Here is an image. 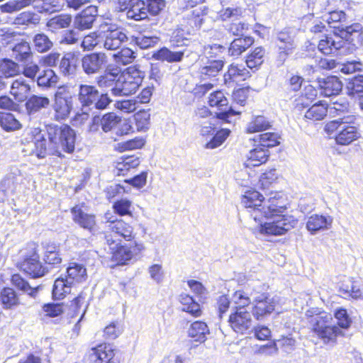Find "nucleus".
I'll use <instances>...</instances> for the list:
<instances>
[{"mask_svg":"<svg viewBox=\"0 0 363 363\" xmlns=\"http://www.w3.org/2000/svg\"><path fill=\"white\" fill-rule=\"evenodd\" d=\"M267 196L265 200L259 192L250 189L244 192L241 204L258 223L257 228L262 235H283L294 228L298 220L291 215L284 214L286 208L281 193L270 192Z\"/></svg>","mask_w":363,"mask_h":363,"instance_id":"nucleus-1","label":"nucleus"},{"mask_svg":"<svg viewBox=\"0 0 363 363\" xmlns=\"http://www.w3.org/2000/svg\"><path fill=\"white\" fill-rule=\"evenodd\" d=\"M49 142L43 138L36 141L33 153L38 158L48 155L62 157L61 152L71 153L74 150L75 135L67 124L53 125L48 129Z\"/></svg>","mask_w":363,"mask_h":363,"instance_id":"nucleus-2","label":"nucleus"},{"mask_svg":"<svg viewBox=\"0 0 363 363\" xmlns=\"http://www.w3.org/2000/svg\"><path fill=\"white\" fill-rule=\"evenodd\" d=\"M354 116H347L327 122L325 132L333 138L336 144L349 145L360 138L359 128L354 125Z\"/></svg>","mask_w":363,"mask_h":363,"instance_id":"nucleus-3","label":"nucleus"},{"mask_svg":"<svg viewBox=\"0 0 363 363\" xmlns=\"http://www.w3.org/2000/svg\"><path fill=\"white\" fill-rule=\"evenodd\" d=\"M331 320L330 315L320 313L310 321L313 331L325 344L335 343L337 337L342 333L339 327L330 323Z\"/></svg>","mask_w":363,"mask_h":363,"instance_id":"nucleus-4","label":"nucleus"},{"mask_svg":"<svg viewBox=\"0 0 363 363\" xmlns=\"http://www.w3.org/2000/svg\"><path fill=\"white\" fill-rule=\"evenodd\" d=\"M78 100L82 107L93 106L98 110H104L111 100L107 94H100L96 86L85 84L79 86Z\"/></svg>","mask_w":363,"mask_h":363,"instance_id":"nucleus-5","label":"nucleus"},{"mask_svg":"<svg viewBox=\"0 0 363 363\" xmlns=\"http://www.w3.org/2000/svg\"><path fill=\"white\" fill-rule=\"evenodd\" d=\"M38 1H42L43 11L48 13L60 12L65 6V0H10L1 5L0 9L4 13H11L32 6Z\"/></svg>","mask_w":363,"mask_h":363,"instance_id":"nucleus-6","label":"nucleus"},{"mask_svg":"<svg viewBox=\"0 0 363 363\" xmlns=\"http://www.w3.org/2000/svg\"><path fill=\"white\" fill-rule=\"evenodd\" d=\"M144 77V72L138 65H131L121 72L117 79L118 94L128 96L138 89Z\"/></svg>","mask_w":363,"mask_h":363,"instance_id":"nucleus-7","label":"nucleus"},{"mask_svg":"<svg viewBox=\"0 0 363 363\" xmlns=\"http://www.w3.org/2000/svg\"><path fill=\"white\" fill-rule=\"evenodd\" d=\"M72 96L67 85L57 87L55 93L52 108L54 119L57 121L66 120L72 110Z\"/></svg>","mask_w":363,"mask_h":363,"instance_id":"nucleus-8","label":"nucleus"},{"mask_svg":"<svg viewBox=\"0 0 363 363\" xmlns=\"http://www.w3.org/2000/svg\"><path fill=\"white\" fill-rule=\"evenodd\" d=\"M279 300L277 296H271L267 293H262L260 289L254 296L252 314L257 320H264L276 309Z\"/></svg>","mask_w":363,"mask_h":363,"instance_id":"nucleus-9","label":"nucleus"},{"mask_svg":"<svg viewBox=\"0 0 363 363\" xmlns=\"http://www.w3.org/2000/svg\"><path fill=\"white\" fill-rule=\"evenodd\" d=\"M208 105L216 107L219 111L216 113L215 117L225 123H230L229 118L232 116L240 115V112L228 107V100L221 90H216L208 96Z\"/></svg>","mask_w":363,"mask_h":363,"instance_id":"nucleus-10","label":"nucleus"},{"mask_svg":"<svg viewBox=\"0 0 363 363\" xmlns=\"http://www.w3.org/2000/svg\"><path fill=\"white\" fill-rule=\"evenodd\" d=\"M105 240L111 255V259L116 264H125L133 257V252L128 247L121 245L118 238H113L111 234H106Z\"/></svg>","mask_w":363,"mask_h":363,"instance_id":"nucleus-11","label":"nucleus"},{"mask_svg":"<svg viewBox=\"0 0 363 363\" xmlns=\"http://www.w3.org/2000/svg\"><path fill=\"white\" fill-rule=\"evenodd\" d=\"M280 136L273 132H267L259 135V145L250 150V159H267L269 156L268 148L280 144Z\"/></svg>","mask_w":363,"mask_h":363,"instance_id":"nucleus-12","label":"nucleus"},{"mask_svg":"<svg viewBox=\"0 0 363 363\" xmlns=\"http://www.w3.org/2000/svg\"><path fill=\"white\" fill-rule=\"evenodd\" d=\"M105 220L108 223V228L111 230L106 234H111L113 238H118L119 242L121 238L125 240H131L134 238L133 228L123 220H118L110 213L105 214Z\"/></svg>","mask_w":363,"mask_h":363,"instance_id":"nucleus-13","label":"nucleus"},{"mask_svg":"<svg viewBox=\"0 0 363 363\" xmlns=\"http://www.w3.org/2000/svg\"><path fill=\"white\" fill-rule=\"evenodd\" d=\"M230 328L237 333L245 334L252 329V318L250 311L240 308L235 310L228 318Z\"/></svg>","mask_w":363,"mask_h":363,"instance_id":"nucleus-14","label":"nucleus"},{"mask_svg":"<svg viewBox=\"0 0 363 363\" xmlns=\"http://www.w3.org/2000/svg\"><path fill=\"white\" fill-rule=\"evenodd\" d=\"M72 219L81 228L92 233L95 230L96 221L94 214L88 213L84 203L78 204L71 209Z\"/></svg>","mask_w":363,"mask_h":363,"instance_id":"nucleus-15","label":"nucleus"},{"mask_svg":"<svg viewBox=\"0 0 363 363\" xmlns=\"http://www.w3.org/2000/svg\"><path fill=\"white\" fill-rule=\"evenodd\" d=\"M251 77L245 67L238 64H230L223 74V82L227 86H233Z\"/></svg>","mask_w":363,"mask_h":363,"instance_id":"nucleus-16","label":"nucleus"},{"mask_svg":"<svg viewBox=\"0 0 363 363\" xmlns=\"http://www.w3.org/2000/svg\"><path fill=\"white\" fill-rule=\"evenodd\" d=\"M258 289H260L259 286H247L235 291L231 296V303L234 305L235 310L246 309L245 307L254 301V296H256Z\"/></svg>","mask_w":363,"mask_h":363,"instance_id":"nucleus-17","label":"nucleus"},{"mask_svg":"<svg viewBox=\"0 0 363 363\" xmlns=\"http://www.w3.org/2000/svg\"><path fill=\"white\" fill-rule=\"evenodd\" d=\"M106 55L103 52H92L85 55L82 59L84 72L87 74L97 73L106 63Z\"/></svg>","mask_w":363,"mask_h":363,"instance_id":"nucleus-18","label":"nucleus"},{"mask_svg":"<svg viewBox=\"0 0 363 363\" xmlns=\"http://www.w3.org/2000/svg\"><path fill=\"white\" fill-rule=\"evenodd\" d=\"M98 16V8L90 5L82 10L74 18V27L79 30L90 29Z\"/></svg>","mask_w":363,"mask_h":363,"instance_id":"nucleus-19","label":"nucleus"},{"mask_svg":"<svg viewBox=\"0 0 363 363\" xmlns=\"http://www.w3.org/2000/svg\"><path fill=\"white\" fill-rule=\"evenodd\" d=\"M317 89L312 85H306L303 91L296 96L293 101L294 109L298 112H303L308 109L316 99Z\"/></svg>","mask_w":363,"mask_h":363,"instance_id":"nucleus-20","label":"nucleus"},{"mask_svg":"<svg viewBox=\"0 0 363 363\" xmlns=\"http://www.w3.org/2000/svg\"><path fill=\"white\" fill-rule=\"evenodd\" d=\"M38 254L33 253L21 263L20 269L32 278L44 276L48 270L40 262Z\"/></svg>","mask_w":363,"mask_h":363,"instance_id":"nucleus-21","label":"nucleus"},{"mask_svg":"<svg viewBox=\"0 0 363 363\" xmlns=\"http://www.w3.org/2000/svg\"><path fill=\"white\" fill-rule=\"evenodd\" d=\"M318 89L324 96L338 95L342 90V83L336 76H328L317 79Z\"/></svg>","mask_w":363,"mask_h":363,"instance_id":"nucleus-22","label":"nucleus"},{"mask_svg":"<svg viewBox=\"0 0 363 363\" xmlns=\"http://www.w3.org/2000/svg\"><path fill=\"white\" fill-rule=\"evenodd\" d=\"M118 6L121 11H126L128 19L139 21L148 18L144 1L127 2V4H118Z\"/></svg>","mask_w":363,"mask_h":363,"instance_id":"nucleus-23","label":"nucleus"},{"mask_svg":"<svg viewBox=\"0 0 363 363\" xmlns=\"http://www.w3.org/2000/svg\"><path fill=\"white\" fill-rule=\"evenodd\" d=\"M79 52H67L60 60L59 69L64 76L75 75L80 61Z\"/></svg>","mask_w":363,"mask_h":363,"instance_id":"nucleus-24","label":"nucleus"},{"mask_svg":"<svg viewBox=\"0 0 363 363\" xmlns=\"http://www.w3.org/2000/svg\"><path fill=\"white\" fill-rule=\"evenodd\" d=\"M339 292L345 298L363 299V281L348 278L340 284Z\"/></svg>","mask_w":363,"mask_h":363,"instance_id":"nucleus-25","label":"nucleus"},{"mask_svg":"<svg viewBox=\"0 0 363 363\" xmlns=\"http://www.w3.org/2000/svg\"><path fill=\"white\" fill-rule=\"evenodd\" d=\"M255 43V38L252 36L241 35L233 40L228 47V55L233 57H238L246 52Z\"/></svg>","mask_w":363,"mask_h":363,"instance_id":"nucleus-26","label":"nucleus"},{"mask_svg":"<svg viewBox=\"0 0 363 363\" xmlns=\"http://www.w3.org/2000/svg\"><path fill=\"white\" fill-rule=\"evenodd\" d=\"M332 223L333 218L330 216L314 214L308 218L306 228L312 235H315L318 231L329 229Z\"/></svg>","mask_w":363,"mask_h":363,"instance_id":"nucleus-27","label":"nucleus"},{"mask_svg":"<svg viewBox=\"0 0 363 363\" xmlns=\"http://www.w3.org/2000/svg\"><path fill=\"white\" fill-rule=\"evenodd\" d=\"M328 109V105L326 102L318 101L306 111L304 118L312 122L322 121L327 116Z\"/></svg>","mask_w":363,"mask_h":363,"instance_id":"nucleus-28","label":"nucleus"},{"mask_svg":"<svg viewBox=\"0 0 363 363\" xmlns=\"http://www.w3.org/2000/svg\"><path fill=\"white\" fill-rule=\"evenodd\" d=\"M266 50L262 46L252 49L245 56V64L250 69H258L264 63L266 57Z\"/></svg>","mask_w":363,"mask_h":363,"instance_id":"nucleus-29","label":"nucleus"},{"mask_svg":"<svg viewBox=\"0 0 363 363\" xmlns=\"http://www.w3.org/2000/svg\"><path fill=\"white\" fill-rule=\"evenodd\" d=\"M72 17L69 13H60L49 18L46 22L48 30L55 33L60 29L67 28L70 26Z\"/></svg>","mask_w":363,"mask_h":363,"instance_id":"nucleus-30","label":"nucleus"},{"mask_svg":"<svg viewBox=\"0 0 363 363\" xmlns=\"http://www.w3.org/2000/svg\"><path fill=\"white\" fill-rule=\"evenodd\" d=\"M208 13V7L206 6L192 9L190 14L186 18V24L192 29H199L203 23Z\"/></svg>","mask_w":363,"mask_h":363,"instance_id":"nucleus-31","label":"nucleus"},{"mask_svg":"<svg viewBox=\"0 0 363 363\" xmlns=\"http://www.w3.org/2000/svg\"><path fill=\"white\" fill-rule=\"evenodd\" d=\"M30 91V86L23 79H17L13 81L10 94L15 101L18 103L24 101Z\"/></svg>","mask_w":363,"mask_h":363,"instance_id":"nucleus-32","label":"nucleus"},{"mask_svg":"<svg viewBox=\"0 0 363 363\" xmlns=\"http://www.w3.org/2000/svg\"><path fill=\"white\" fill-rule=\"evenodd\" d=\"M49 104L50 99L47 96L33 94L26 100L25 106L27 113L30 115L47 108Z\"/></svg>","mask_w":363,"mask_h":363,"instance_id":"nucleus-33","label":"nucleus"},{"mask_svg":"<svg viewBox=\"0 0 363 363\" xmlns=\"http://www.w3.org/2000/svg\"><path fill=\"white\" fill-rule=\"evenodd\" d=\"M184 52L183 51H171L166 47H163L156 50L152 54V57L156 60L167 62L169 63L181 62L184 57Z\"/></svg>","mask_w":363,"mask_h":363,"instance_id":"nucleus-34","label":"nucleus"},{"mask_svg":"<svg viewBox=\"0 0 363 363\" xmlns=\"http://www.w3.org/2000/svg\"><path fill=\"white\" fill-rule=\"evenodd\" d=\"M96 357V363H117L113 359L115 354L110 345H100L93 349Z\"/></svg>","mask_w":363,"mask_h":363,"instance_id":"nucleus-35","label":"nucleus"},{"mask_svg":"<svg viewBox=\"0 0 363 363\" xmlns=\"http://www.w3.org/2000/svg\"><path fill=\"white\" fill-rule=\"evenodd\" d=\"M179 301L182 304V311L189 313L191 315L198 318L202 314L200 305L193 298L187 294H181Z\"/></svg>","mask_w":363,"mask_h":363,"instance_id":"nucleus-36","label":"nucleus"},{"mask_svg":"<svg viewBox=\"0 0 363 363\" xmlns=\"http://www.w3.org/2000/svg\"><path fill=\"white\" fill-rule=\"evenodd\" d=\"M188 334L195 341L202 342L206 340V335L209 334V329L206 323L195 321L190 325Z\"/></svg>","mask_w":363,"mask_h":363,"instance_id":"nucleus-37","label":"nucleus"},{"mask_svg":"<svg viewBox=\"0 0 363 363\" xmlns=\"http://www.w3.org/2000/svg\"><path fill=\"white\" fill-rule=\"evenodd\" d=\"M271 122L264 116H254L246 127V133H255L270 129Z\"/></svg>","mask_w":363,"mask_h":363,"instance_id":"nucleus-38","label":"nucleus"},{"mask_svg":"<svg viewBox=\"0 0 363 363\" xmlns=\"http://www.w3.org/2000/svg\"><path fill=\"white\" fill-rule=\"evenodd\" d=\"M67 279L72 281L73 285L74 282H82L86 279V269L83 264L75 262L70 263L67 269Z\"/></svg>","mask_w":363,"mask_h":363,"instance_id":"nucleus-39","label":"nucleus"},{"mask_svg":"<svg viewBox=\"0 0 363 363\" xmlns=\"http://www.w3.org/2000/svg\"><path fill=\"white\" fill-rule=\"evenodd\" d=\"M224 67V61L213 60L209 61L208 65L201 69V78L203 80L217 77Z\"/></svg>","mask_w":363,"mask_h":363,"instance_id":"nucleus-40","label":"nucleus"},{"mask_svg":"<svg viewBox=\"0 0 363 363\" xmlns=\"http://www.w3.org/2000/svg\"><path fill=\"white\" fill-rule=\"evenodd\" d=\"M145 143L146 140L145 138L137 136L132 139L117 143L114 147V150L118 152L135 150L143 148Z\"/></svg>","mask_w":363,"mask_h":363,"instance_id":"nucleus-41","label":"nucleus"},{"mask_svg":"<svg viewBox=\"0 0 363 363\" xmlns=\"http://www.w3.org/2000/svg\"><path fill=\"white\" fill-rule=\"evenodd\" d=\"M126 34L120 30H113L109 33L104 41V48L107 50H115L121 45L128 40Z\"/></svg>","mask_w":363,"mask_h":363,"instance_id":"nucleus-42","label":"nucleus"},{"mask_svg":"<svg viewBox=\"0 0 363 363\" xmlns=\"http://www.w3.org/2000/svg\"><path fill=\"white\" fill-rule=\"evenodd\" d=\"M19 65L7 58L0 60V78H11L19 75Z\"/></svg>","mask_w":363,"mask_h":363,"instance_id":"nucleus-43","label":"nucleus"},{"mask_svg":"<svg viewBox=\"0 0 363 363\" xmlns=\"http://www.w3.org/2000/svg\"><path fill=\"white\" fill-rule=\"evenodd\" d=\"M0 126L6 132L18 130L22 128L20 121L9 112H0Z\"/></svg>","mask_w":363,"mask_h":363,"instance_id":"nucleus-44","label":"nucleus"},{"mask_svg":"<svg viewBox=\"0 0 363 363\" xmlns=\"http://www.w3.org/2000/svg\"><path fill=\"white\" fill-rule=\"evenodd\" d=\"M72 281L64 278L55 280L52 288V297L54 299H62L67 294L71 291Z\"/></svg>","mask_w":363,"mask_h":363,"instance_id":"nucleus-45","label":"nucleus"},{"mask_svg":"<svg viewBox=\"0 0 363 363\" xmlns=\"http://www.w3.org/2000/svg\"><path fill=\"white\" fill-rule=\"evenodd\" d=\"M44 261L51 265L61 263L62 258L60 255L59 246L54 243H48L44 246Z\"/></svg>","mask_w":363,"mask_h":363,"instance_id":"nucleus-46","label":"nucleus"},{"mask_svg":"<svg viewBox=\"0 0 363 363\" xmlns=\"http://www.w3.org/2000/svg\"><path fill=\"white\" fill-rule=\"evenodd\" d=\"M58 81V77L51 69L43 70L37 77V84L43 88L55 86Z\"/></svg>","mask_w":363,"mask_h":363,"instance_id":"nucleus-47","label":"nucleus"},{"mask_svg":"<svg viewBox=\"0 0 363 363\" xmlns=\"http://www.w3.org/2000/svg\"><path fill=\"white\" fill-rule=\"evenodd\" d=\"M100 120L101 130L104 133H108L121 122V117L113 112H108L100 116Z\"/></svg>","mask_w":363,"mask_h":363,"instance_id":"nucleus-48","label":"nucleus"},{"mask_svg":"<svg viewBox=\"0 0 363 363\" xmlns=\"http://www.w3.org/2000/svg\"><path fill=\"white\" fill-rule=\"evenodd\" d=\"M252 91L253 89L250 86L235 89L231 96L233 102L240 106H245Z\"/></svg>","mask_w":363,"mask_h":363,"instance_id":"nucleus-49","label":"nucleus"},{"mask_svg":"<svg viewBox=\"0 0 363 363\" xmlns=\"http://www.w3.org/2000/svg\"><path fill=\"white\" fill-rule=\"evenodd\" d=\"M0 298L4 308H11L19 303L17 294L11 288H4L2 289L0 294Z\"/></svg>","mask_w":363,"mask_h":363,"instance_id":"nucleus-50","label":"nucleus"},{"mask_svg":"<svg viewBox=\"0 0 363 363\" xmlns=\"http://www.w3.org/2000/svg\"><path fill=\"white\" fill-rule=\"evenodd\" d=\"M347 16L343 11L335 10L329 13L326 21L330 28L338 32L341 26L345 24Z\"/></svg>","mask_w":363,"mask_h":363,"instance_id":"nucleus-51","label":"nucleus"},{"mask_svg":"<svg viewBox=\"0 0 363 363\" xmlns=\"http://www.w3.org/2000/svg\"><path fill=\"white\" fill-rule=\"evenodd\" d=\"M114 61L119 65H126L132 63L136 57L135 52L130 48L124 47L113 55Z\"/></svg>","mask_w":363,"mask_h":363,"instance_id":"nucleus-52","label":"nucleus"},{"mask_svg":"<svg viewBox=\"0 0 363 363\" xmlns=\"http://www.w3.org/2000/svg\"><path fill=\"white\" fill-rule=\"evenodd\" d=\"M133 120L137 131H145L150 126V114L147 111L140 110L133 115Z\"/></svg>","mask_w":363,"mask_h":363,"instance_id":"nucleus-53","label":"nucleus"},{"mask_svg":"<svg viewBox=\"0 0 363 363\" xmlns=\"http://www.w3.org/2000/svg\"><path fill=\"white\" fill-rule=\"evenodd\" d=\"M342 47L341 41L335 42L331 38L325 35L324 39L319 41L318 50L324 55H331L337 52Z\"/></svg>","mask_w":363,"mask_h":363,"instance_id":"nucleus-54","label":"nucleus"},{"mask_svg":"<svg viewBox=\"0 0 363 363\" xmlns=\"http://www.w3.org/2000/svg\"><path fill=\"white\" fill-rule=\"evenodd\" d=\"M347 89L350 96H363V74L354 76L347 82Z\"/></svg>","mask_w":363,"mask_h":363,"instance_id":"nucleus-55","label":"nucleus"},{"mask_svg":"<svg viewBox=\"0 0 363 363\" xmlns=\"http://www.w3.org/2000/svg\"><path fill=\"white\" fill-rule=\"evenodd\" d=\"M230 130L228 128H221L216 132L211 139L205 144L207 149H214L220 147L229 137Z\"/></svg>","mask_w":363,"mask_h":363,"instance_id":"nucleus-56","label":"nucleus"},{"mask_svg":"<svg viewBox=\"0 0 363 363\" xmlns=\"http://www.w3.org/2000/svg\"><path fill=\"white\" fill-rule=\"evenodd\" d=\"M33 45L38 52H45L52 48L53 43L45 33H38L34 36Z\"/></svg>","mask_w":363,"mask_h":363,"instance_id":"nucleus-57","label":"nucleus"},{"mask_svg":"<svg viewBox=\"0 0 363 363\" xmlns=\"http://www.w3.org/2000/svg\"><path fill=\"white\" fill-rule=\"evenodd\" d=\"M13 52L14 58L19 62L26 61L32 55L30 48L26 42L16 44L13 48Z\"/></svg>","mask_w":363,"mask_h":363,"instance_id":"nucleus-58","label":"nucleus"},{"mask_svg":"<svg viewBox=\"0 0 363 363\" xmlns=\"http://www.w3.org/2000/svg\"><path fill=\"white\" fill-rule=\"evenodd\" d=\"M12 284L19 290L27 293L34 297L37 293L38 288L31 287L19 274H13L11 277Z\"/></svg>","mask_w":363,"mask_h":363,"instance_id":"nucleus-59","label":"nucleus"},{"mask_svg":"<svg viewBox=\"0 0 363 363\" xmlns=\"http://www.w3.org/2000/svg\"><path fill=\"white\" fill-rule=\"evenodd\" d=\"M132 202L126 199L116 201L113 205L114 212L121 216L132 215Z\"/></svg>","mask_w":363,"mask_h":363,"instance_id":"nucleus-60","label":"nucleus"},{"mask_svg":"<svg viewBox=\"0 0 363 363\" xmlns=\"http://www.w3.org/2000/svg\"><path fill=\"white\" fill-rule=\"evenodd\" d=\"M133 40L141 49H147L154 47L159 41V38L155 35L133 37Z\"/></svg>","mask_w":363,"mask_h":363,"instance_id":"nucleus-61","label":"nucleus"},{"mask_svg":"<svg viewBox=\"0 0 363 363\" xmlns=\"http://www.w3.org/2000/svg\"><path fill=\"white\" fill-rule=\"evenodd\" d=\"M304 79L299 74H291L286 81V89L291 92H298L301 90Z\"/></svg>","mask_w":363,"mask_h":363,"instance_id":"nucleus-62","label":"nucleus"},{"mask_svg":"<svg viewBox=\"0 0 363 363\" xmlns=\"http://www.w3.org/2000/svg\"><path fill=\"white\" fill-rule=\"evenodd\" d=\"M17 19L23 25H37L40 23V16L33 11H23L19 14Z\"/></svg>","mask_w":363,"mask_h":363,"instance_id":"nucleus-63","label":"nucleus"},{"mask_svg":"<svg viewBox=\"0 0 363 363\" xmlns=\"http://www.w3.org/2000/svg\"><path fill=\"white\" fill-rule=\"evenodd\" d=\"M274 341L279 345L285 352L289 353L294 350L296 347V340L291 335H281L280 338L276 339Z\"/></svg>","mask_w":363,"mask_h":363,"instance_id":"nucleus-64","label":"nucleus"}]
</instances>
